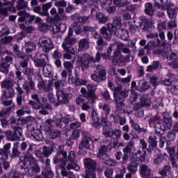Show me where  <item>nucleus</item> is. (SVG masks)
<instances>
[{
    "label": "nucleus",
    "instance_id": "5fc2aeb1",
    "mask_svg": "<svg viewBox=\"0 0 178 178\" xmlns=\"http://www.w3.org/2000/svg\"><path fill=\"white\" fill-rule=\"evenodd\" d=\"M137 93L134 91V90H131V95H130V101L131 102H136L137 101Z\"/></svg>",
    "mask_w": 178,
    "mask_h": 178
},
{
    "label": "nucleus",
    "instance_id": "c756f323",
    "mask_svg": "<svg viewBox=\"0 0 178 178\" xmlns=\"http://www.w3.org/2000/svg\"><path fill=\"white\" fill-rule=\"evenodd\" d=\"M67 29L66 24H60L58 25H56L54 28V33H65Z\"/></svg>",
    "mask_w": 178,
    "mask_h": 178
},
{
    "label": "nucleus",
    "instance_id": "e433bc0d",
    "mask_svg": "<svg viewBox=\"0 0 178 178\" xmlns=\"http://www.w3.org/2000/svg\"><path fill=\"white\" fill-rule=\"evenodd\" d=\"M38 88L40 90H44V91L49 92L52 90V86L48 85L47 88H45V83L44 81H41L38 84Z\"/></svg>",
    "mask_w": 178,
    "mask_h": 178
},
{
    "label": "nucleus",
    "instance_id": "0eeeda50",
    "mask_svg": "<svg viewBox=\"0 0 178 178\" xmlns=\"http://www.w3.org/2000/svg\"><path fill=\"white\" fill-rule=\"evenodd\" d=\"M145 161V154H141V151H138L137 154H134L133 158L131 159V163L128 165L127 169L131 173H134L138 170V165L141 162Z\"/></svg>",
    "mask_w": 178,
    "mask_h": 178
},
{
    "label": "nucleus",
    "instance_id": "2eb2a0df",
    "mask_svg": "<svg viewBox=\"0 0 178 178\" xmlns=\"http://www.w3.org/2000/svg\"><path fill=\"white\" fill-rule=\"evenodd\" d=\"M18 16H20L18 19L19 22H24L26 19H27L26 23H27V22L28 23H32V22L35 20V16L30 15L29 13H26L24 10L18 12Z\"/></svg>",
    "mask_w": 178,
    "mask_h": 178
},
{
    "label": "nucleus",
    "instance_id": "8fccbe9b",
    "mask_svg": "<svg viewBox=\"0 0 178 178\" xmlns=\"http://www.w3.org/2000/svg\"><path fill=\"white\" fill-rule=\"evenodd\" d=\"M65 12V9L62 8H58V16H59V18L58 19L59 20H65V19H66V16L64 13Z\"/></svg>",
    "mask_w": 178,
    "mask_h": 178
},
{
    "label": "nucleus",
    "instance_id": "680f3d73",
    "mask_svg": "<svg viewBox=\"0 0 178 178\" xmlns=\"http://www.w3.org/2000/svg\"><path fill=\"white\" fill-rule=\"evenodd\" d=\"M10 176L11 178H24V177H23V175L17 172H11Z\"/></svg>",
    "mask_w": 178,
    "mask_h": 178
},
{
    "label": "nucleus",
    "instance_id": "79ce46f5",
    "mask_svg": "<svg viewBox=\"0 0 178 178\" xmlns=\"http://www.w3.org/2000/svg\"><path fill=\"white\" fill-rule=\"evenodd\" d=\"M139 86V90L140 91H145V90H148L149 86L147 85V82L145 81H140L138 83Z\"/></svg>",
    "mask_w": 178,
    "mask_h": 178
},
{
    "label": "nucleus",
    "instance_id": "0e129e2a",
    "mask_svg": "<svg viewBox=\"0 0 178 178\" xmlns=\"http://www.w3.org/2000/svg\"><path fill=\"white\" fill-rule=\"evenodd\" d=\"M30 104H31V105H32L33 109H41V108H42L41 103H40L39 102L35 103L34 102L30 101Z\"/></svg>",
    "mask_w": 178,
    "mask_h": 178
},
{
    "label": "nucleus",
    "instance_id": "cd10ccee",
    "mask_svg": "<svg viewBox=\"0 0 178 178\" xmlns=\"http://www.w3.org/2000/svg\"><path fill=\"white\" fill-rule=\"evenodd\" d=\"M115 34H118L120 38H122V40H124V41H126V40L129 38V32L127 31V30L123 29L122 28L120 29H118V31H117V33Z\"/></svg>",
    "mask_w": 178,
    "mask_h": 178
},
{
    "label": "nucleus",
    "instance_id": "7ed1b4c3",
    "mask_svg": "<svg viewBox=\"0 0 178 178\" xmlns=\"http://www.w3.org/2000/svg\"><path fill=\"white\" fill-rule=\"evenodd\" d=\"M122 29V19L120 17H115L113 24L108 25L106 27H102L100 29V34L105 38V40H111L113 34H117L118 31Z\"/></svg>",
    "mask_w": 178,
    "mask_h": 178
},
{
    "label": "nucleus",
    "instance_id": "473e14b6",
    "mask_svg": "<svg viewBox=\"0 0 178 178\" xmlns=\"http://www.w3.org/2000/svg\"><path fill=\"white\" fill-rule=\"evenodd\" d=\"M35 44L33 43V42H26L25 44V49H26V52H27V54H30V52H33V51H35Z\"/></svg>",
    "mask_w": 178,
    "mask_h": 178
},
{
    "label": "nucleus",
    "instance_id": "c85d7f7f",
    "mask_svg": "<svg viewBox=\"0 0 178 178\" xmlns=\"http://www.w3.org/2000/svg\"><path fill=\"white\" fill-rule=\"evenodd\" d=\"M140 173L142 175V177H145V176H149L151 173V169L145 165H143L140 168Z\"/></svg>",
    "mask_w": 178,
    "mask_h": 178
},
{
    "label": "nucleus",
    "instance_id": "4d7b16f0",
    "mask_svg": "<svg viewBox=\"0 0 178 178\" xmlns=\"http://www.w3.org/2000/svg\"><path fill=\"white\" fill-rule=\"evenodd\" d=\"M42 151L45 156H48V155H51V154H52V149H51V147H43Z\"/></svg>",
    "mask_w": 178,
    "mask_h": 178
},
{
    "label": "nucleus",
    "instance_id": "4468645a",
    "mask_svg": "<svg viewBox=\"0 0 178 178\" xmlns=\"http://www.w3.org/2000/svg\"><path fill=\"white\" fill-rule=\"evenodd\" d=\"M44 131L50 135L51 138H57L60 132L52 129V120H47L44 123Z\"/></svg>",
    "mask_w": 178,
    "mask_h": 178
},
{
    "label": "nucleus",
    "instance_id": "b1692460",
    "mask_svg": "<svg viewBox=\"0 0 178 178\" xmlns=\"http://www.w3.org/2000/svg\"><path fill=\"white\" fill-rule=\"evenodd\" d=\"M56 124L57 127H60V129H63L66 127V126H67V120H66L65 118L60 117L56 120Z\"/></svg>",
    "mask_w": 178,
    "mask_h": 178
},
{
    "label": "nucleus",
    "instance_id": "bb28decb",
    "mask_svg": "<svg viewBox=\"0 0 178 178\" xmlns=\"http://www.w3.org/2000/svg\"><path fill=\"white\" fill-rule=\"evenodd\" d=\"M178 8H169V6H168L167 13L168 15L169 19H175L176 16H177Z\"/></svg>",
    "mask_w": 178,
    "mask_h": 178
},
{
    "label": "nucleus",
    "instance_id": "f3484780",
    "mask_svg": "<svg viewBox=\"0 0 178 178\" xmlns=\"http://www.w3.org/2000/svg\"><path fill=\"white\" fill-rule=\"evenodd\" d=\"M40 47H42L44 52H48L49 49L54 48V43L51 39H43L40 43Z\"/></svg>",
    "mask_w": 178,
    "mask_h": 178
},
{
    "label": "nucleus",
    "instance_id": "4be33fe9",
    "mask_svg": "<svg viewBox=\"0 0 178 178\" xmlns=\"http://www.w3.org/2000/svg\"><path fill=\"white\" fill-rule=\"evenodd\" d=\"M103 159V162L108 165V166H116L117 163L112 159L109 158L107 154H104V155H102L100 156Z\"/></svg>",
    "mask_w": 178,
    "mask_h": 178
},
{
    "label": "nucleus",
    "instance_id": "de8ad7c7",
    "mask_svg": "<svg viewBox=\"0 0 178 178\" xmlns=\"http://www.w3.org/2000/svg\"><path fill=\"white\" fill-rule=\"evenodd\" d=\"M133 149V143L130 142L128 145L123 149L124 154H130Z\"/></svg>",
    "mask_w": 178,
    "mask_h": 178
},
{
    "label": "nucleus",
    "instance_id": "3c124183",
    "mask_svg": "<svg viewBox=\"0 0 178 178\" xmlns=\"http://www.w3.org/2000/svg\"><path fill=\"white\" fill-rule=\"evenodd\" d=\"M171 168L169 165H166L165 168L162 169V170L160 172V175L162 176H166L169 172L171 170Z\"/></svg>",
    "mask_w": 178,
    "mask_h": 178
},
{
    "label": "nucleus",
    "instance_id": "052dcab7",
    "mask_svg": "<svg viewBox=\"0 0 178 178\" xmlns=\"http://www.w3.org/2000/svg\"><path fill=\"white\" fill-rule=\"evenodd\" d=\"M67 169H68V170H70V169H74V170H79L80 167L76 163H69L67 166Z\"/></svg>",
    "mask_w": 178,
    "mask_h": 178
},
{
    "label": "nucleus",
    "instance_id": "bf43d9fd",
    "mask_svg": "<svg viewBox=\"0 0 178 178\" xmlns=\"http://www.w3.org/2000/svg\"><path fill=\"white\" fill-rule=\"evenodd\" d=\"M42 176H43V177L53 178L54 172H52V170H49L48 172L43 171Z\"/></svg>",
    "mask_w": 178,
    "mask_h": 178
},
{
    "label": "nucleus",
    "instance_id": "09e8293b",
    "mask_svg": "<svg viewBox=\"0 0 178 178\" xmlns=\"http://www.w3.org/2000/svg\"><path fill=\"white\" fill-rule=\"evenodd\" d=\"M94 38L97 39V44L98 47H104V40L101 38V35H99V34L95 33Z\"/></svg>",
    "mask_w": 178,
    "mask_h": 178
},
{
    "label": "nucleus",
    "instance_id": "ea45409f",
    "mask_svg": "<svg viewBox=\"0 0 178 178\" xmlns=\"http://www.w3.org/2000/svg\"><path fill=\"white\" fill-rule=\"evenodd\" d=\"M9 66L10 65L8 64V63L0 64V72L8 74L9 73Z\"/></svg>",
    "mask_w": 178,
    "mask_h": 178
},
{
    "label": "nucleus",
    "instance_id": "6e6d98bb",
    "mask_svg": "<svg viewBox=\"0 0 178 178\" xmlns=\"http://www.w3.org/2000/svg\"><path fill=\"white\" fill-rule=\"evenodd\" d=\"M67 3L65 1V0L61 1H57L55 3V6H57V8H65Z\"/></svg>",
    "mask_w": 178,
    "mask_h": 178
},
{
    "label": "nucleus",
    "instance_id": "7c9ffc66",
    "mask_svg": "<svg viewBox=\"0 0 178 178\" xmlns=\"http://www.w3.org/2000/svg\"><path fill=\"white\" fill-rule=\"evenodd\" d=\"M130 124L131 127L136 130L138 133H147V129L144 128H140V125L134 122V121H130Z\"/></svg>",
    "mask_w": 178,
    "mask_h": 178
},
{
    "label": "nucleus",
    "instance_id": "6ab92c4d",
    "mask_svg": "<svg viewBox=\"0 0 178 178\" xmlns=\"http://www.w3.org/2000/svg\"><path fill=\"white\" fill-rule=\"evenodd\" d=\"M35 87V83L33 81V79H31L30 77H28V81H26L23 85V88L26 91V92H30L31 90H34Z\"/></svg>",
    "mask_w": 178,
    "mask_h": 178
},
{
    "label": "nucleus",
    "instance_id": "393cba45",
    "mask_svg": "<svg viewBox=\"0 0 178 178\" xmlns=\"http://www.w3.org/2000/svg\"><path fill=\"white\" fill-rule=\"evenodd\" d=\"M31 134L34 139L37 140V141H41L44 138L42 134L40 129H33L31 131Z\"/></svg>",
    "mask_w": 178,
    "mask_h": 178
},
{
    "label": "nucleus",
    "instance_id": "774afa93",
    "mask_svg": "<svg viewBox=\"0 0 178 178\" xmlns=\"http://www.w3.org/2000/svg\"><path fill=\"white\" fill-rule=\"evenodd\" d=\"M35 66H45L44 59H38L35 61Z\"/></svg>",
    "mask_w": 178,
    "mask_h": 178
},
{
    "label": "nucleus",
    "instance_id": "49530a36",
    "mask_svg": "<svg viewBox=\"0 0 178 178\" xmlns=\"http://www.w3.org/2000/svg\"><path fill=\"white\" fill-rule=\"evenodd\" d=\"M114 4L118 6L119 8H122L123 6H127V5H129V1H124L122 0H114Z\"/></svg>",
    "mask_w": 178,
    "mask_h": 178
},
{
    "label": "nucleus",
    "instance_id": "69168bd1",
    "mask_svg": "<svg viewBox=\"0 0 178 178\" xmlns=\"http://www.w3.org/2000/svg\"><path fill=\"white\" fill-rule=\"evenodd\" d=\"M171 92L174 95H178V83H176L171 88Z\"/></svg>",
    "mask_w": 178,
    "mask_h": 178
},
{
    "label": "nucleus",
    "instance_id": "4c0bfd02",
    "mask_svg": "<svg viewBox=\"0 0 178 178\" xmlns=\"http://www.w3.org/2000/svg\"><path fill=\"white\" fill-rule=\"evenodd\" d=\"M96 19L99 20V23H106L108 22V17L104 16L102 13H99L96 15Z\"/></svg>",
    "mask_w": 178,
    "mask_h": 178
},
{
    "label": "nucleus",
    "instance_id": "aec40b11",
    "mask_svg": "<svg viewBox=\"0 0 178 178\" xmlns=\"http://www.w3.org/2000/svg\"><path fill=\"white\" fill-rule=\"evenodd\" d=\"M9 149H10V143H7L4 146V149H0V158L1 159H8Z\"/></svg>",
    "mask_w": 178,
    "mask_h": 178
},
{
    "label": "nucleus",
    "instance_id": "9d476101",
    "mask_svg": "<svg viewBox=\"0 0 178 178\" xmlns=\"http://www.w3.org/2000/svg\"><path fill=\"white\" fill-rule=\"evenodd\" d=\"M13 129L15 133L13 134L12 131H8L6 132L7 138L9 141H16V140H24L23 138V129L19 127H14Z\"/></svg>",
    "mask_w": 178,
    "mask_h": 178
},
{
    "label": "nucleus",
    "instance_id": "1a4fd4ad",
    "mask_svg": "<svg viewBox=\"0 0 178 178\" xmlns=\"http://www.w3.org/2000/svg\"><path fill=\"white\" fill-rule=\"evenodd\" d=\"M102 124H104V134L105 137H112L114 134L116 137H121L122 131L116 130L115 132L112 131V128L109 127L111 124L110 122L107 121L106 118H102Z\"/></svg>",
    "mask_w": 178,
    "mask_h": 178
},
{
    "label": "nucleus",
    "instance_id": "a19ab883",
    "mask_svg": "<svg viewBox=\"0 0 178 178\" xmlns=\"http://www.w3.org/2000/svg\"><path fill=\"white\" fill-rule=\"evenodd\" d=\"M148 141L152 148H156V146L158 145V142H156V138L155 136H149Z\"/></svg>",
    "mask_w": 178,
    "mask_h": 178
},
{
    "label": "nucleus",
    "instance_id": "6e6552de",
    "mask_svg": "<svg viewBox=\"0 0 178 178\" xmlns=\"http://www.w3.org/2000/svg\"><path fill=\"white\" fill-rule=\"evenodd\" d=\"M87 170L86 175L84 178H95V169L97 168V163L91 159H86L84 161Z\"/></svg>",
    "mask_w": 178,
    "mask_h": 178
},
{
    "label": "nucleus",
    "instance_id": "2f4dec72",
    "mask_svg": "<svg viewBox=\"0 0 178 178\" xmlns=\"http://www.w3.org/2000/svg\"><path fill=\"white\" fill-rule=\"evenodd\" d=\"M92 119L93 120V126L98 127V126H99V117H98L95 110L92 111Z\"/></svg>",
    "mask_w": 178,
    "mask_h": 178
},
{
    "label": "nucleus",
    "instance_id": "58836bf2",
    "mask_svg": "<svg viewBox=\"0 0 178 178\" xmlns=\"http://www.w3.org/2000/svg\"><path fill=\"white\" fill-rule=\"evenodd\" d=\"M143 106H150L152 102L151 99L148 96H144L141 100Z\"/></svg>",
    "mask_w": 178,
    "mask_h": 178
},
{
    "label": "nucleus",
    "instance_id": "f704fd0d",
    "mask_svg": "<svg viewBox=\"0 0 178 178\" xmlns=\"http://www.w3.org/2000/svg\"><path fill=\"white\" fill-rule=\"evenodd\" d=\"M145 13L149 15V16H152L154 15V9L152 8V4L151 3H147L145 4Z\"/></svg>",
    "mask_w": 178,
    "mask_h": 178
},
{
    "label": "nucleus",
    "instance_id": "864d4df0",
    "mask_svg": "<svg viewBox=\"0 0 178 178\" xmlns=\"http://www.w3.org/2000/svg\"><path fill=\"white\" fill-rule=\"evenodd\" d=\"M78 138H80V131H73L72 134L71 136V140H77Z\"/></svg>",
    "mask_w": 178,
    "mask_h": 178
},
{
    "label": "nucleus",
    "instance_id": "423d86ee",
    "mask_svg": "<svg viewBox=\"0 0 178 178\" xmlns=\"http://www.w3.org/2000/svg\"><path fill=\"white\" fill-rule=\"evenodd\" d=\"M74 60L77 63V65H81L82 69L84 70L86 67H88V65H90L91 62H99V60H101V54L97 53L96 54V59H93L92 56L86 54L83 57L78 56L76 60L75 58Z\"/></svg>",
    "mask_w": 178,
    "mask_h": 178
},
{
    "label": "nucleus",
    "instance_id": "72a5a7b5",
    "mask_svg": "<svg viewBox=\"0 0 178 178\" xmlns=\"http://www.w3.org/2000/svg\"><path fill=\"white\" fill-rule=\"evenodd\" d=\"M42 72L45 77H49L52 73V66L49 65H44Z\"/></svg>",
    "mask_w": 178,
    "mask_h": 178
},
{
    "label": "nucleus",
    "instance_id": "a211bd4d",
    "mask_svg": "<svg viewBox=\"0 0 178 178\" xmlns=\"http://www.w3.org/2000/svg\"><path fill=\"white\" fill-rule=\"evenodd\" d=\"M88 88V95L90 99H92V102H94L95 99H97V95H95V90H97V86L93 84H88L87 86Z\"/></svg>",
    "mask_w": 178,
    "mask_h": 178
},
{
    "label": "nucleus",
    "instance_id": "f03ea898",
    "mask_svg": "<svg viewBox=\"0 0 178 178\" xmlns=\"http://www.w3.org/2000/svg\"><path fill=\"white\" fill-rule=\"evenodd\" d=\"M66 81H60L55 82V87L57 90L56 97L57 99H55L54 97V94L52 92H49L48 95V99L49 102L51 104H54L56 106L62 104H67L69 102V96L65 93L63 91L60 90V88L65 86Z\"/></svg>",
    "mask_w": 178,
    "mask_h": 178
},
{
    "label": "nucleus",
    "instance_id": "37998d69",
    "mask_svg": "<svg viewBox=\"0 0 178 178\" xmlns=\"http://www.w3.org/2000/svg\"><path fill=\"white\" fill-rule=\"evenodd\" d=\"M51 8H52L51 2H49L42 5V11L44 12V15L46 16L47 15H48V10L51 9Z\"/></svg>",
    "mask_w": 178,
    "mask_h": 178
},
{
    "label": "nucleus",
    "instance_id": "f8f14e48",
    "mask_svg": "<svg viewBox=\"0 0 178 178\" xmlns=\"http://www.w3.org/2000/svg\"><path fill=\"white\" fill-rule=\"evenodd\" d=\"M163 125L161 123H157L155 125L154 128L157 133H161V131L159 130H161V131H165V130H170V129H172V126H173L171 118H164L163 119Z\"/></svg>",
    "mask_w": 178,
    "mask_h": 178
},
{
    "label": "nucleus",
    "instance_id": "9b49d317",
    "mask_svg": "<svg viewBox=\"0 0 178 178\" xmlns=\"http://www.w3.org/2000/svg\"><path fill=\"white\" fill-rule=\"evenodd\" d=\"M82 134L84 137L79 144V153L81 155H86L87 152H86L85 149H88V148H90V141L91 140V138H90V134L84 131L82 132Z\"/></svg>",
    "mask_w": 178,
    "mask_h": 178
},
{
    "label": "nucleus",
    "instance_id": "f257e3e1",
    "mask_svg": "<svg viewBox=\"0 0 178 178\" xmlns=\"http://www.w3.org/2000/svg\"><path fill=\"white\" fill-rule=\"evenodd\" d=\"M73 30L75 31L76 34L77 35L81 34V33L83 32V29H81V26H80L79 24L74 23L72 28L70 27L69 29L68 35L65 38V41L62 44V47L66 52H70V54H74V55H76L77 49L74 51V49H73V47H67V45H73V44H76V42H77V40H76V38H72V35H73Z\"/></svg>",
    "mask_w": 178,
    "mask_h": 178
},
{
    "label": "nucleus",
    "instance_id": "dca6fc26",
    "mask_svg": "<svg viewBox=\"0 0 178 178\" xmlns=\"http://www.w3.org/2000/svg\"><path fill=\"white\" fill-rule=\"evenodd\" d=\"M67 156V153L66 152H62L57 153V154L54 157V163H58L62 162L61 168H65L66 166V158Z\"/></svg>",
    "mask_w": 178,
    "mask_h": 178
},
{
    "label": "nucleus",
    "instance_id": "e2e57ef3",
    "mask_svg": "<svg viewBox=\"0 0 178 178\" xmlns=\"http://www.w3.org/2000/svg\"><path fill=\"white\" fill-rule=\"evenodd\" d=\"M108 152V147L105 145L101 147L100 150L99 151V156H102V155H105V152Z\"/></svg>",
    "mask_w": 178,
    "mask_h": 178
},
{
    "label": "nucleus",
    "instance_id": "20e7f679",
    "mask_svg": "<svg viewBox=\"0 0 178 178\" xmlns=\"http://www.w3.org/2000/svg\"><path fill=\"white\" fill-rule=\"evenodd\" d=\"M19 165L24 169H27L28 173L30 175V176L33 175L31 173L30 169H31L33 172H40V166H38L37 161H35V159L31 154H26L24 157H21Z\"/></svg>",
    "mask_w": 178,
    "mask_h": 178
},
{
    "label": "nucleus",
    "instance_id": "ddd939ff",
    "mask_svg": "<svg viewBox=\"0 0 178 178\" xmlns=\"http://www.w3.org/2000/svg\"><path fill=\"white\" fill-rule=\"evenodd\" d=\"M91 102H92V99H90V97H87L84 95H81L76 99L77 105H82V109L83 111H88V109H90Z\"/></svg>",
    "mask_w": 178,
    "mask_h": 178
},
{
    "label": "nucleus",
    "instance_id": "412c9836",
    "mask_svg": "<svg viewBox=\"0 0 178 178\" xmlns=\"http://www.w3.org/2000/svg\"><path fill=\"white\" fill-rule=\"evenodd\" d=\"M155 6L159 8V9H161V10H166L168 9V0H154Z\"/></svg>",
    "mask_w": 178,
    "mask_h": 178
},
{
    "label": "nucleus",
    "instance_id": "a878e982",
    "mask_svg": "<svg viewBox=\"0 0 178 178\" xmlns=\"http://www.w3.org/2000/svg\"><path fill=\"white\" fill-rule=\"evenodd\" d=\"M108 3H104L102 4V8L106 9L108 13H113L116 10V8L115 6L109 7L112 4V0H108Z\"/></svg>",
    "mask_w": 178,
    "mask_h": 178
},
{
    "label": "nucleus",
    "instance_id": "5701e85b",
    "mask_svg": "<svg viewBox=\"0 0 178 178\" xmlns=\"http://www.w3.org/2000/svg\"><path fill=\"white\" fill-rule=\"evenodd\" d=\"M90 48V43L88 40L82 39L79 42V51H87Z\"/></svg>",
    "mask_w": 178,
    "mask_h": 178
},
{
    "label": "nucleus",
    "instance_id": "39448f33",
    "mask_svg": "<svg viewBox=\"0 0 178 178\" xmlns=\"http://www.w3.org/2000/svg\"><path fill=\"white\" fill-rule=\"evenodd\" d=\"M129 95V90L124 89L122 92L119 88L116 89L113 92V97L115 99V104L117 105V109L121 112L124 111V103H123V98H126Z\"/></svg>",
    "mask_w": 178,
    "mask_h": 178
},
{
    "label": "nucleus",
    "instance_id": "13d9d810",
    "mask_svg": "<svg viewBox=\"0 0 178 178\" xmlns=\"http://www.w3.org/2000/svg\"><path fill=\"white\" fill-rule=\"evenodd\" d=\"M61 175L62 176H65V177L68 176V178H75L74 174L70 172L67 173V171H66V170H63L61 171Z\"/></svg>",
    "mask_w": 178,
    "mask_h": 178
},
{
    "label": "nucleus",
    "instance_id": "603ef678",
    "mask_svg": "<svg viewBox=\"0 0 178 178\" xmlns=\"http://www.w3.org/2000/svg\"><path fill=\"white\" fill-rule=\"evenodd\" d=\"M99 108L101 109H103V111H104V112H106V113L108 115H109V113H111V107L108 104H101L99 105Z\"/></svg>",
    "mask_w": 178,
    "mask_h": 178
},
{
    "label": "nucleus",
    "instance_id": "a18cd8bd",
    "mask_svg": "<svg viewBox=\"0 0 178 178\" xmlns=\"http://www.w3.org/2000/svg\"><path fill=\"white\" fill-rule=\"evenodd\" d=\"M13 56H15V58H23V53H22L20 51H19V48L17 46L14 47V50H13Z\"/></svg>",
    "mask_w": 178,
    "mask_h": 178
},
{
    "label": "nucleus",
    "instance_id": "c9c22d12",
    "mask_svg": "<svg viewBox=\"0 0 178 178\" xmlns=\"http://www.w3.org/2000/svg\"><path fill=\"white\" fill-rule=\"evenodd\" d=\"M13 86V81L11 80H4L1 83V88H10V87H12Z\"/></svg>",
    "mask_w": 178,
    "mask_h": 178
},
{
    "label": "nucleus",
    "instance_id": "c03bdc74",
    "mask_svg": "<svg viewBox=\"0 0 178 178\" xmlns=\"http://www.w3.org/2000/svg\"><path fill=\"white\" fill-rule=\"evenodd\" d=\"M27 6V2H26L24 0H19L17 1V8L18 10H22V9H24Z\"/></svg>",
    "mask_w": 178,
    "mask_h": 178
},
{
    "label": "nucleus",
    "instance_id": "338daca9",
    "mask_svg": "<svg viewBox=\"0 0 178 178\" xmlns=\"http://www.w3.org/2000/svg\"><path fill=\"white\" fill-rule=\"evenodd\" d=\"M63 66L65 67V69H67V70H73V64L70 61L64 62Z\"/></svg>",
    "mask_w": 178,
    "mask_h": 178
}]
</instances>
